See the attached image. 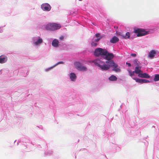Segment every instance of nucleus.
I'll use <instances>...</instances> for the list:
<instances>
[{"instance_id": "obj_8", "label": "nucleus", "mask_w": 159, "mask_h": 159, "mask_svg": "<svg viewBox=\"0 0 159 159\" xmlns=\"http://www.w3.org/2000/svg\"><path fill=\"white\" fill-rule=\"evenodd\" d=\"M138 76L142 78L147 79L149 78L150 77V76L147 73H141L138 75Z\"/></svg>"}, {"instance_id": "obj_16", "label": "nucleus", "mask_w": 159, "mask_h": 159, "mask_svg": "<svg viewBox=\"0 0 159 159\" xmlns=\"http://www.w3.org/2000/svg\"><path fill=\"white\" fill-rule=\"evenodd\" d=\"M42 42L43 40L41 38H39L37 41L34 42V44L35 45H37L42 43Z\"/></svg>"}, {"instance_id": "obj_1", "label": "nucleus", "mask_w": 159, "mask_h": 159, "mask_svg": "<svg viewBox=\"0 0 159 159\" xmlns=\"http://www.w3.org/2000/svg\"><path fill=\"white\" fill-rule=\"evenodd\" d=\"M95 65L99 67L102 70H107L110 69V67H113V70L116 72H120V70L118 68V66L113 61H106L105 62L107 64H105L102 61H101L98 59H96L92 61Z\"/></svg>"}, {"instance_id": "obj_19", "label": "nucleus", "mask_w": 159, "mask_h": 159, "mask_svg": "<svg viewBox=\"0 0 159 159\" xmlns=\"http://www.w3.org/2000/svg\"><path fill=\"white\" fill-rule=\"evenodd\" d=\"M134 64H135L136 66H139L140 65V63L137 59H135L133 61Z\"/></svg>"}, {"instance_id": "obj_11", "label": "nucleus", "mask_w": 159, "mask_h": 159, "mask_svg": "<svg viewBox=\"0 0 159 159\" xmlns=\"http://www.w3.org/2000/svg\"><path fill=\"white\" fill-rule=\"evenodd\" d=\"M119 39L116 36H113L111 39H110V42L112 43H115L118 42Z\"/></svg>"}, {"instance_id": "obj_21", "label": "nucleus", "mask_w": 159, "mask_h": 159, "mask_svg": "<svg viewBox=\"0 0 159 159\" xmlns=\"http://www.w3.org/2000/svg\"><path fill=\"white\" fill-rule=\"evenodd\" d=\"M79 70L82 71H85L87 70V68L86 67L82 65Z\"/></svg>"}, {"instance_id": "obj_28", "label": "nucleus", "mask_w": 159, "mask_h": 159, "mask_svg": "<svg viewBox=\"0 0 159 159\" xmlns=\"http://www.w3.org/2000/svg\"><path fill=\"white\" fill-rule=\"evenodd\" d=\"M100 39V38H97V39L95 40V41L97 42H98Z\"/></svg>"}, {"instance_id": "obj_15", "label": "nucleus", "mask_w": 159, "mask_h": 159, "mask_svg": "<svg viewBox=\"0 0 159 159\" xmlns=\"http://www.w3.org/2000/svg\"><path fill=\"white\" fill-rule=\"evenodd\" d=\"M109 80L110 81H116L117 78L115 75H112L109 78Z\"/></svg>"}, {"instance_id": "obj_20", "label": "nucleus", "mask_w": 159, "mask_h": 159, "mask_svg": "<svg viewBox=\"0 0 159 159\" xmlns=\"http://www.w3.org/2000/svg\"><path fill=\"white\" fill-rule=\"evenodd\" d=\"M155 81H157L159 80V75L156 74L155 76V77L153 79Z\"/></svg>"}, {"instance_id": "obj_27", "label": "nucleus", "mask_w": 159, "mask_h": 159, "mask_svg": "<svg viewBox=\"0 0 159 159\" xmlns=\"http://www.w3.org/2000/svg\"><path fill=\"white\" fill-rule=\"evenodd\" d=\"M126 64L129 67L131 66V64L130 63H128L127 62H126Z\"/></svg>"}, {"instance_id": "obj_13", "label": "nucleus", "mask_w": 159, "mask_h": 159, "mask_svg": "<svg viewBox=\"0 0 159 159\" xmlns=\"http://www.w3.org/2000/svg\"><path fill=\"white\" fill-rule=\"evenodd\" d=\"M76 78V76L74 73H71L70 74V78L72 81H75Z\"/></svg>"}, {"instance_id": "obj_32", "label": "nucleus", "mask_w": 159, "mask_h": 159, "mask_svg": "<svg viewBox=\"0 0 159 159\" xmlns=\"http://www.w3.org/2000/svg\"><path fill=\"white\" fill-rule=\"evenodd\" d=\"M79 0V1H82V0Z\"/></svg>"}, {"instance_id": "obj_17", "label": "nucleus", "mask_w": 159, "mask_h": 159, "mask_svg": "<svg viewBox=\"0 0 159 159\" xmlns=\"http://www.w3.org/2000/svg\"><path fill=\"white\" fill-rule=\"evenodd\" d=\"M130 34L129 32H127L126 33L125 35H122V36L123 37V38L125 39H126L127 38H129L130 37Z\"/></svg>"}, {"instance_id": "obj_30", "label": "nucleus", "mask_w": 159, "mask_h": 159, "mask_svg": "<svg viewBox=\"0 0 159 159\" xmlns=\"http://www.w3.org/2000/svg\"><path fill=\"white\" fill-rule=\"evenodd\" d=\"M60 39L61 40H63L64 39V37L63 36H61L60 37Z\"/></svg>"}, {"instance_id": "obj_7", "label": "nucleus", "mask_w": 159, "mask_h": 159, "mask_svg": "<svg viewBox=\"0 0 159 159\" xmlns=\"http://www.w3.org/2000/svg\"><path fill=\"white\" fill-rule=\"evenodd\" d=\"M7 60V57L4 55L0 56V63L2 64L5 63Z\"/></svg>"}, {"instance_id": "obj_5", "label": "nucleus", "mask_w": 159, "mask_h": 159, "mask_svg": "<svg viewBox=\"0 0 159 159\" xmlns=\"http://www.w3.org/2000/svg\"><path fill=\"white\" fill-rule=\"evenodd\" d=\"M105 57L103 58L107 61H112V59L114 57V55L112 53L108 52L106 50V52L105 55H104Z\"/></svg>"}, {"instance_id": "obj_25", "label": "nucleus", "mask_w": 159, "mask_h": 159, "mask_svg": "<svg viewBox=\"0 0 159 159\" xmlns=\"http://www.w3.org/2000/svg\"><path fill=\"white\" fill-rule=\"evenodd\" d=\"M100 35V34L99 33L96 34H95V36H96V37H97V38H98L99 37Z\"/></svg>"}, {"instance_id": "obj_26", "label": "nucleus", "mask_w": 159, "mask_h": 159, "mask_svg": "<svg viewBox=\"0 0 159 159\" xmlns=\"http://www.w3.org/2000/svg\"><path fill=\"white\" fill-rule=\"evenodd\" d=\"M131 56H132L134 57H135L136 56V54L135 53H131Z\"/></svg>"}, {"instance_id": "obj_18", "label": "nucleus", "mask_w": 159, "mask_h": 159, "mask_svg": "<svg viewBox=\"0 0 159 159\" xmlns=\"http://www.w3.org/2000/svg\"><path fill=\"white\" fill-rule=\"evenodd\" d=\"M133 79L135 80L137 82L142 83V79H141L136 78H133Z\"/></svg>"}, {"instance_id": "obj_29", "label": "nucleus", "mask_w": 159, "mask_h": 159, "mask_svg": "<svg viewBox=\"0 0 159 159\" xmlns=\"http://www.w3.org/2000/svg\"><path fill=\"white\" fill-rule=\"evenodd\" d=\"M63 61H60L59 62H58L57 64H63Z\"/></svg>"}, {"instance_id": "obj_3", "label": "nucleus", "mask_w": 159, "mask_h": 159, "mask_svg": "<svg viewBox=\"0 0 159 159\" xmlns=\"http://www.w3.org/2000/svg\"><path fill=\"white\" fill-rule=\"evenodd\" d=\"M134 32L137 34V37L143 36L148 34L149 31H146L145 29L141 28H136L134 30Z\"/></svg>"}, {"instance_id": "obj_9", "label": "nucleus", "mask_w": 159, "mask_h": 159, "mask_svg": "<svg viewBox=\"0 0 159 159\" xmlns=\"http://www.w3.org/2000/svg\"><path fill=\"white\" fill-rule=\"evenodd\" d=\"M141 66H136L134 72H135V73L136 74H138V75L141 73H143V71L141 69Z\"/></svg>"}, {"instance_id": "obj_6", "label": "nucleus", "mask_w": 159, "mask_h": 159, "mask_svg": "<svg viewBox=\"0 0 159 159\" xmlns=\"http://www.w3.org/2000/svg\"><path fill=\"white\" fill-rule=\"evenodd\" d=\"M41 7L43 10L45 11H49L51 8L50 6L47 3L43 4L41 5Z\"/></svg>"}, {"instance_id": "obj_2", "label": "nucleus", "mask_w": 159, "mask_h": 159, "mask_svg": "<svg viewBox=\"0 0 159 159\" xmlns=\"http://www.w3.org/2000/svg\"><path fill=\"white\" fill-rule=\"evenodd\" d=\"M61 27L60 24L56 23H50L46 25L45 28L47 30L53 31L59 29Z\"/></svg>"}, {"instance_id": "obj_10", "label": "nucleus", "mask_w": 159, "mask_h": 159, "mask_svg": "<svg viewBox=\"0 0 159 159\" xmlns=\"http://www.w3.org/2000/svg\"><path fill=\"white\" fill-rule=\"evenodd\" d=\"M156 53L155 50H152L149 52L148 56L150 58H153L154 57Z\"/></svg>"}, {"instance_id": "obj_12", "label": "nucleus", "mask_w": 159, "mask_h": 159, "mask_svg": "<svg viewBox=\"0 0 159 159\" xmlns=\"http://www.w3.org/2000/svg\"><path fill=\"white\" fill-rule=\"evenodd\" d=\"M59 41L56 39H54L52 42V45L54 47H57L58 46Z\"/></svg>"}, {"instance_id": "obj_22", "label": "nucleus", "mask_w": 159, "mask_h": 159, "mask_svg": "<svg viewBox=\"0 0 159 159\" xmlns=\"http://www.w3.org/2000/svg\"><path fill=\"white\" fill-rule=\"evenodd\" d=\"M128 70L130 76H132L134 75V73H135V72H134V71H131L130 70Z\"/></svg>"}, {"instance_id": "obj_4", "label": "nucleus", "mask_w": 159, "mask_h": 159, "mask_svg": "<svg viewBox=\"0 0 159 159\" xmlns=\"http://www.w3.org/2000/svg\"><path fill=\"white\" fill-rule=\"evenodd\" d=\"M106 52V49L101 48H98L95 50L94 54L95 56L98 57L100 55H105Z\"/></svg>"}, {"instance_id": "obj_23", "label": "nucleus", "mask_w": 159, "mask_h": 159, "mask_svg": "<svg viewBox=\"0 0 159 159\" xmlns=\"http://www.w3.org/2000/svg\"><path fill=\"white\" fill-rule=\"evenodd\" d=\"M149 82H150V81L148 80H145V79H142V83H149Z\"/></svg>"}, {"instance_id": "obj_14", "label": "nucleus", "mask_w": 159, "mask_h": 159, "mask_svg": "<svg viewBox=\"0 0 159 159\" xmlns=\"http://www.w3.org/2000/svg\"><path fill=\"white\" fill-rule=\"evenodd\" d=\"M74 65L75 68L79 70L82 66V65L79 62H76L74 63Z\"/></svg>"}, {"instance_id": "obj_24", "label": "nucleus", "mask_w": 159, "mask_h": 159, "mask_svg": "<svg viewBox=\"0 0 159 159\" xmlns=\"http://www.w3.org/2000/svg\"><path fill=\"white\" fill-rule=\"evenodd\" d=\"M91 45L93 46L96 47L97 45V43L93 42H92L91 43Z\"/></svg>"}, {"instance_id": "obj_31", "label": "nucleus", "mask_w": 159, "mask_h": 159, "mask_svg": "<svg viewBox=\"0 0 159 159\" xmlns=\"http://www.w3.org/2000/svg\"><path fill=\"white\" fill-rule=\"evenodd\" d=\"M116 29H118V27H116Z\"/></svg>"}]
</instances>
